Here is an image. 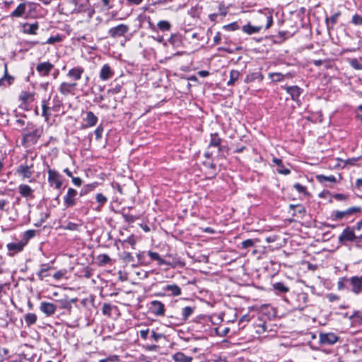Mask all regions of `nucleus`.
Instances as JSON below:
<instances>
[{"label": "nucleus", "instance_id": "60", "mask_svg": "<svg viewBox=\"0 0 362 362\" xmlns=\"http://www.w3.org/2000/svg\"><path fill=\"white\" fill-rule=\"evenodd\" d=\"M122 217L127 223H133L138 218V217L129 214H122Z\"/></svg>", "mask_w": 362, "mask_h": 362}, {"label": "nucleus", "instance_id": "36", "mask_svg": "<svg viewBox=\"0 0 362 362\" xmlns=\"http://www.w3.org/2000/svg\"><path fill=\"white\" fill-rule=\"evenodd\" d=\"M257 242V239H247L240 243L238 247L239 249L247 250L253 247Z\"/></svg>", "mask_w": 362, "mask_h": 362}, {"label": "nucleus", "instance_id": "55", "mask_svg": "<svg viewBox=\"0 0 362 362\" xmlns=\"http://www.w3.org/2000/svg\"><path fill=\"white\" fill-rule=\"evenodd\" d=\"M98 260L101 265H105L111 262L110 257L107 254L98 255Z\"/></svg>", "mask_w": 362, "mask_h": 362}, {"label": "nucleus", "instance_id": "62", "mask_svg": "<svg viewBox=\"0 0 362 362\" xmlns=\"http://www.w3.org/2000/svg\"><path fill=\"white\" fill-rule=\"evenodd\" d=\"M35 235V230H26L24 234L23 239L25 240L26 242L33 238Z\"/></svg>", "mask_w": 362, "mask_h": 362}, {"label": "nucleus", "instance_id": "37", "mask_svg": "<svg viewBox=\"0 0 362 362\" xmlns=\"http://www.w3.org/2000/svg\"><path fill=\"white\" fill-rule=\"evenodd\" d=\"M34 93L23 91L19 95V99L24 103H29L34 100Z\"/></svg>", "mask_w": 362, "mask_h": 362}, {"label": "nucleus", "instance_id": "16", "mask_svg": "<svg viewBox=\"0 0 362 362\" xmlns=\"http://www.w3.org/2000/svg\"><path fill=\"white\" fill-rule=\"evenodd\" d=\"M32 168L33 165L21 164L16 169V174L21 176L23 180L30 178L34 173Z\"/></svg>", "mask_w": 362, "mask_h": 362}, {"label": "nucleus", "instance_id": "52", "mask_svg": "<svg viewBox=\"0 0 362 362\" xmlns=\"http://www.w3.org/2000/svg\"><path fill=\"white\" fill-rule=\"evenodd\" d=\"M297 299L302 303L303 306H305L308 303V295L307 293L300 292L297 295Z\"/></svg>", "mask_w": 362, "mask_h": 362}, {"label": "nucleus", "instance_id": "9", "mask_svg": "<svg viewBox=\"0 0 362 362\" xmlns=\"http://www.w3.org/2000/svg\"><path fill=\"white\" fill-rule=\"evenodd\" d=\"M163 291L164 293H159L157 294L158 296H173L176 297L179 296L182 294V289L181 288L175 284H166L163 287Z\"/></svg>", "mask_w": 362, "mask_h": 362}, {"label": "nucleus", "instance_id": "11", "mask_svg": "<svg viewBox=\"0 0 362 362\" xmlns=\"http://www.w3.org/2000/svg\"><path fill=\"white\" fill-rule=\"evenodd\" d=\"M339 339V337L333 332L320 333L319 335V342L322 346H332Z\"/></svg>", "mask_w": 362, "mask_h": 362}, {"label": "nucleus", "instance_id": "34", "mask_svg": "<svg viewBox=\"0 0 362 362\" xmlns=\"http://www.w3.org/2000/svg\"><path fill=\"white\" fill-rule=\"evenodd\" d=\"M26 10V4L22 3L20 4L16 8L12 11L10 14L11 18H21L25 13Z\"/></svg>", "mask_w": 362, "mask_h": 362}, {"label": "nucleus", "instance_id": "45", "mask_svg": "<svg viewBox=\"0 0 362 362\" xmlns=\"http://www.w3.org/2000/svg\"><path fill=\"white\" fill-rule=\"evenodd\" d=\"M157 27L160 31L166 32L170 30L172 25L169 21L163 20L157 23Z\"/></svg>", "mask_w": 362, "mask_h": 362}, {"label": "nucleus", "instance_id": "54", "mask_svg": "<svg viewBox=\"0 0 362 362\" xmlns=\"http://www.w3.org/2000/svg\"><path fill=\"white\" fill-rule=\"evenodd\" d=\"M121 259H123L124 262L130 263L134 261V258L133 255L129 252H123L120 255Z\"/></svg>", "mask_w": 362, "mask_h": 362}, {"label": "nucleus", "instance_id": "59", "mask_svg": "<svg viewBox=\"0 0 362 362\" xmlns=\"http://www.w3.org/2000/svg\"><path fill=\"white\" fill-rule=\"evenodd\" d=\"M223 28L227 31H234L239 29V25L238 22H233L228 25H225Z\"/></svg>", "mask_w": 362, "mask_h": 362}, {"label": "nucleus", "instance_id": "58", "mask_svg": "<svg viewBox=\"0 0 362 362\" xmlns=\"http://www.w3.org/2000/svg\"><path fill=\"white\" fill-rule=\"evenodd\" d=\"M269 76L274 82H280L284 78V76L281 73H270Z\"/></svg>", "mask_w": 362, "mask_h": 362}, {"label": "nucleus", "instance_id": "48", "mask_svg": "<svg viewBox=\"0 0 362 362\" xmlns=\"http://www.w3.org/2000/svg\"><path fill=\"white\" fill-rule=\"evenodd\" d=\"M362 58L356 59L353 58L349 59L350 66L355 70H362Z\"/></svg>", "mask_w": 362, "mask_h": 362}, {"label": "nucleus", "instance_id": "43", "mask_svg": "<svg viewBox=\"0 0 362 362\" xmlns=\"http://www.w3.org/2000/svg\"><path fill=\"white\" fill-rule=\"evenodd\" d=\"M264 17L266 18V25L264 27V29H269L273 24V17L272 12L268 9L265 8L263 11Z\"/></svg>", "mask_w": 362, "mask_h": 362}, {"label": "nucleus", "instance_id": "20", "mask_svg": "<svg viewBox=\"0 0 362 362\" xmlns=\"http://www.w3.org/2000/svg\"><path fill=\"white\" fill-rule=\"evenodd\" d=\"M83 120L86 122L83 125V128H89L96 125L98 118L93 112L87 111L86 112V117L83 118Z\"/></svg>", "mask_w": 362, "mask_h": 362}, {"label": "nucleus", "instance_id": "28", "mask_svg": "<svg viewBox=\"0 0 362 362\" xmlns=\"http://www.w3.org/2000/svg\"><path fill=\"white\" fill-rule=\"evenodd\" d=\"M272 162L277 165L278 168L276 170L279 174L287 175L291 173V170L284 167L281 159L274 157Z\"/></svg>", "mask_w": 362, "mask_h": 362}, {"label": "nucleus", "instance_id": "14", "mask_svg": "<svg viewBox=\"0 0 362 362\" xmlns=\"http://www.w3.org/2000/svg\"><path fill=\"white\" fill-rule=\"evenodd\" d=\"M54 69V64L49 62H43L36 66V71L40 76H48Z\"/></svg>", "mask_w": 362, "mask_h": 362}, {"label": "nucleus", "instance_id": "13", "mask_svg": "<svg viewBox=\"0 0 362 362\" xmlns=\"http://www.w3.org/2000/svg\"><path fill=\"white\" fill-rule=\"evenodd\" d=\"M77 195L78 192L75 189L69 187L66 195L64 197V205L65 207L70 208L75 206Z\"/></svg>", "mask_w": 362, "mask_h": 362}, {"label": "nucleus", "instance_id": "46", "mask_svg": "<svg viewBox=\"0 0 362 362\" xmlns=\"http://www.w3.org/2000/svg\"><path fill=\"white\" fill-rule=\"evenodd\" d=\"M317 180L320 183L325 182H336L337 179L334 175L325 176L324 175H317L316 176Z\"/></svg>", "mask_w": 362, "mask_h": 362}, {"label": "nucleus", "instance_id": "61", "mask_svg": "<svg viewBox=\"0 0 362 362\" xmlns=\"http://www.w3.org/2000/svg\"><path fill=\"white\" fill-rule=\"evenodd\" d=\"M8 362H31L29 359L26 358L24 356L18 355Z\"/></svg>", "mask_w": 362, "mask_h": 362}, {"label": "nucleus", "instance_id": "49", "mask_svg": "<svg viewBox=\"0 0 362 362\" xmlns=\"http://www.w3.org/2000/svg\"><path fill=\"white\" fill-rule=\"evenodd\" d=\"M52 104L53 105L51 109L54 112H58L62 105V102L58 95H56L54 96L52 99Z\"/></svg>", "mask_w": 362, "mask_h": 362}, {"label": "nucleus", "instance_id": "2", "mask_svg": "<svg viewBox=\"0 0 362 362\" xmlns=\"http://www.w3.org/2000/svg\"><path fill=\"white\" fill-rule=\"evenodd\" d=\"M43 134V128L28 122L23 129L21 144L24 147L35 145Z\"/></svg>", "mask_w": 362, "mask_h": 362}, {"label": "nucleus", "instance_id": "8", "mask_svg": "<svg viewBox=\"0 0 362 362\" xmlns=\"http://www.w3.org/2000/svg\"><path fill=\"white\" fill-rule=\"evenodd\" d=\"M78 83L76 82H66L61 83L59 86L58 90L64 96L69 95H74L77 90Z\"/></svg>", "mask_w": 362, "mask_h": 362}, {"label": "nucleus", "instance_id": "21", "mask_svg": "<svg viewBox=\"0 0 362 362\" xmlns=\"http://www.w3.org/2000/svg\"><path fill=\"white\" fill-rule=\"evenodd\" d=\"M26 243L18 242V243H10L6 245L8 249V255L9 256H14L16 254L21 252L23 250Z\"/></svg>", "mask_w": 362, "mask_h": 362}, {"label": "nucleus", "instance_id": "5", "mask_svg": "<svg viewBox=\"0 0 362 362\" xmlns=\"http://www.w3.org/2000/svg\"><path fill=\"white\" fill-rule=\"evenodd\" d=\"M148 310L156 317H164L166 311L165 304L158 300H153L149 303Z\"/></svg>", "mask_w": 362, "mask_h": 362}, {"label": "nucleus", "instance_id": "19", "mask_svg": "<svg viewBox=\"0 0 362 362\" xmlns=\"http://www.w3.org/2000/svg\"><path fill=\"white\" fill-rule=\"evenodd\" d=\"M222 141L223 139L219 136L217 132L211 133L210 134V141L208 147L218 148V151L222 152L224 149V146L221 145Z\"/></svg>", "mask_w": 362, "mask_h": 362}, {"label": "nucleus", "instance_id": "57", "mask_svg": "<svg viewBox=\"0 0 362 362\" xmlns=\"http://www.w3.org/2000/svg\"><path fill=\"white\" fill-rule=\"evenodd\" d=\"M9 354V350L6 348H0V358L1 361L11 360Z\"/></svg>", "mask_w": 362, "mask_h": 362}, {"label": "nucleus", "instance_id": "40", "mask_svg": "<svg viewBox=\"0 0 362 362\" xmlns=\"http://www.w3.org/2000/svg\"><path fill=\"white\" fill-rule=\"evenodd\" d=\"M240 76V73L238 70H231L230 72V79L227 82V85L228 86H232L235 84V83L238 81L239 77Z\"/></svg>", "mask_w": 362, "mask_h": 362}, {"label": "nucleus", "instance_id": "31", "mask_svg": "<svg viewBox=\"0 0 362 362\" xmlns=\"http://www.w3.org/2000/svg\"><path fill=\"white\" fill-rule=\"evenodd\" d=\"M138 264L141 265L148 266L150 265V259L148 257V251L139 252L136 255Z\"/></svg>", "mask_w": 362, "mask_h": 362}, {"label": "nucleus", "instance_id": "18", "mask_svg": "<svg viewBox=\"0 0 362 362\" xmlns=\"http://www.w3.org/2000/svg\"><path fill=\"white\" fill-rule=\"evenodd\" d=\"M18 192L21 197L28 200H32L35 198L34 190L26 184H21L18 186Z\"/></svg>", "mask_w": 362, "mask_h": 362}, {"label": "nucleus", "instance_id": "6", "mask_svg": "<svg viewBox=\"0 0 362 362\" xmlns=\"http://www.w3.org/2000/svg\"><path fill=\"white\" fill-rule=\"evenodd\" d=\"M358 239L354 233V228L346 227L338 238V241L341 245H346L348 242H354Z\"/></svg>", "mask_w": 362, "mask_h": 362}, {"label": "nucleus", "instance_id": "7", "mask_svg": "<svg viewBox=\"0 0 362 362\" xmlns=\"http://www.w3.org/2000/svg\"><path fill=\"white\" fill-rule=\"evenodd\" d=\"M129 31V26L126 24H119L115 27L110 28L107 31L108 36L112 38H117L124 37Z\"/></svg>", "mask_w": 362, "mask_h": 362}, {"label": "nucleus", "instance_id": "63", "mask_svg": "<svg viewBox=\"0 0 362 362\" xmlns=\"http://www.w3.org/2000/svg\"><path fill=\"white\" fill-rule=\"evenodd\" d=\"M104 131V128L102 124H100L98 126V127L95 129L94 134L95 135V139L97 140H100L102 138V135Z\"/></svg>", "mask_w": 362, "mask_h": 362}, {"label": "nucleus", "instance_id": "15", "mask_svg": "<svg viewBox=\"0 0 362 362\" xmlns=\"http://www.w3.org/2000/svg\"><path fill=\"white\" fill-rule=\"evenodd\" d=\"M39 309L47 317H50L56 313L57 306H55L54 303L47 301H42L40 304Z\"/></svg>", "mask_w": 362, "mask_h": 362}, {"label": "nucleus", "instance_id": "64", "mask_svg": "<svg viewBox=\"0 0 362 362\" xmlns=\"http://www.w3.org/2000/svg\"><path fill=\"white\" fill-rule=\"evenodd\" d=\"M119 357L116 355L109 356L106 358L100 359L99 362H119Z\"/></svg>", "mask_w": 362, "mask_h": 362}, {"label": "nucleus", "instance_id": "33", "mask_svg": "<svg viewBox=\"0 0 362 362\" xmlns=\"http://www.w3.org/2000/svg\"><path fill=\"white\" fill-rule=\"evenodd\" d=\"M272 286L275 293L278 295L286 293L290 290L289 287L286 286L283 282L274 283Z\"/></svg>", "mask_w": 362, "mask_h": 362}, {"label": "nucleus", "instance_id": "17", "mask_svg": "<svg viewBox=\"0 0 362 362\" xmlns=\"http://www.w3.org/2000/svg\"><path fill=\"white\" fill-rule=\"evenodd\" d=\"M85 70L84 68L80 66H75L69 70L66 74V76L71 79L74 81V82L79 81L82 78V75L83 74Z\"/></svg>", "mask_w": 362, "mask_h": 362}, {"label": "nucleus", "instance_id": "47", "mask_svg": "<svg viewBox=\"0 0 362 362\" xmlns=\"http://www.w3.org/2000/svg\"><path fill=\"white\" fill-rule=\"evenodd\" d=\"M25 322L28 326L33 325L37 322V315L35 313H27L25 315Z\"/></svg>", "mask_w": 362, "mask_h": 362}, {"label": "nucleus", "instance_id": "23", "mask_svg": "<svg viewBox=\"0 0 362 362\" xmlns=\"http://www.w3.org/2000/svg\"><path fill=\"white\" fill-rule=\"evenodd\" d=\"M70 1L75 6L74 9L77 13L86 12L90 8V3L87 0H70Z\"/></svg>", "mask_w": 362, "mask_h": 362}, {"label": "nucleus", "instance_id": "41", "mask_svg": "<svg viewBox=\"0 0 362 362\" xmlns=\"http://www.w3.org/2000/svg\"><path fill=\"white\" fill-rule=\"evenodd\" d=\"M51 269V267L49 264H40V269L37 272V275L40 280H43L45 277L48 276L47 272Z\"/></svg>", "mask_w": 362, "mask_h": 362}, {"label": "nucleus", "instance_id": "42", "mask_svg": "<svg viewBox=\"0 0 362 362\" xmlns=\"http://www.w3.org/2000/svg\"><path fill=\"white\" fill-rule=\"evenodd\" d=\"M289 208L290 209L293 211V212L292 213V215L293 216H296L297 214L302 216L305 213V209L301 204H290Z\"/></svg>", "mask_w": 362, "mask_h": 362}, {"label": "nucleus", "instance_id": "1", "mask_svg": "<svg viewBox=\"0 0 362 362\" xmlns=\"http://www.w3.org/2000/svg\"><path fill=\"white\" fill-rule=\"evenodd\" d=\"M179 301L175 300L172 301L171 308L172 310L169 312L167 317L172 320V322L180 325L185 324L189 319V317L194 313L196 307L194 305H185L180 306V310H177L179 308L177 303Z\"/></svg>", "mask_w": 362, "mask_h": 362}, {"label": "nucleus", "instance_id": "32", "mask_svg": "<svg viewBox=\"0 0 362 362\" xmlns=\"http://www.w3.org/2000/svg\"><path fill=\"white\" fill-rule=\"evenodd\" d=\"M262 28L263 27L262 25L254 26L251 25L250 23H248L247 24L243 26L242 30L247 35H252L259 33Z\"/></svg>", "mask_w": 362, "mask_h": 362}, {"label": "nucleus", "instance_id": "53", "mask_svg": "<svg viewBox=\"0 0 362 362\" xmlns=\"http://www.w3.org/2000/svg\"><path fill=\"white\" fill-rule=\"evenodd\" d=\"M63 40V37L62 35H57L55 36H51L50 37H49L46 42L47 44H49V45H54V43L56 42H60Z\"/></svg>", "mask_w": 362, "mask_h": 362}, {"label": "nucleus", "instance_id": "3", "mask_svg": "<svg viewBox=\"0 0 362 362\" xmlns=\"http://www.w3.org/2000/svg\"><path fill=\"white\" fill-rule=\"evenodd\" d=\"M361 211V208L359 206H351L344 211L334 210L331 212L329 218L333 221H340Z\"/></svg>", "mask_w": 362, "mask_h": 362}, {"label": "nucleus", "instance_id": "4", "mask_svg": "<svg viewBox=\"0 0 362 362\" xmlns=\"http://www.w3.org/2000/svg\"><path fill=\"white\" fill-rule=\"evenodd\" d=\"M347 288L354 293H362V276H354L350 278H344Z\"/></svg>", "mask_w": 362, "mask_h": 362}, {"label": "nucleus", "instance_id": "38", "mask_svg": "<svg viewBox=\"0 0 362 362\" xmlns=\"http://www.w3.org/2000/svg\"><path fill=\"white\" fill-rule=\"evenodd\" d=\"M24 28V32L30 35H36L37 30L39 28L38 23H25L23 26Z\"/></svg>", "mask_w": 362, "mask_h": 362}, {"label": "nucleus", "instance_id": "35", "mask_svg": "<svg viewBox=\"0 0 362 362\" xmlns=\"http://www.w3.org/2000/svg\"><path fill=\"white\" fill-rule=\"evenodd\" d=\"M173 359L175 362H192V357L187 356L182 352H177L173 355Z\"/></svg>", "mask_w": 362, "mask_h": 362}, {"label": "nucleus", "instance_id": "24", "mask_svg": "<svg viewBox=\"0 0 362 362\" xmlns=\"http://www.w3.org/2000/svg\"><path fill=\"white\" fill-rule=\"evenodd\" d=\"M115 74L114 71L111 69L109 64H104L100 71V78L102 81H107L112 78Z\"/></svg>", "mask_w": 362, "mask_h": 362}, {"label": "nucleus", "instance_id": "44", "mask_svg": "<svg viewBox=\"0 0 362 362\" xmlns=\"http://www.w3.org/2000/svg\"><path fill=\"white\" fill-rule=\"evenodd\" d=\"M95 200L98 204L96 210L100 211V209L107 202V198L102 193H98L95 195Z\"/></svg>", "mask_w": 362, "mask_h": 362}, {"label": "nucleus", "instance_id": "25", "mask_svg": "<svg viewBox=\"0 0 362 362\" xmlns=\"http://www.w3.org/2000/svg\"><path fill=\"white\" fill-rule=\"evenodd\" d=\"M341 15V13L340 11H337L333 13L330 17H326L325 24L328 30L334 29V25L337 23Z\"/></svg>", "mask_w": 362, "mask_h": 362}, {"label": "nucleus", "instance_id": "29", "mask_svg": "<svg viewBox=\"0 0 362 362\" xmlns=\"http://www.w3.org/2000/svg\"><path fill=\"white\" fill-rule=\"evenodd\" d=\"M263 79H264L263 74L259 71V72L249 73L245 76L244 81L246 83H250L254 82L255 81H262Z\"/></svg>", "mask_w": 362, "mask_h": 362}, {"label": "nucleus", "instance_id": "51", "mask_svg": "<svg viewBox=\"0 0 362 362\" xmlns=\"http://www.w3.org/2000/svg\"><path fill=\"white\" fill-rule=\"evenodd\" d=\"M351 24L355 26H361L362 25V15L358 13H355L350 21Z\"/></svg>", "mask_w": 362, "mask_h": 362}, {"label": "nucleus", "instance_id": "39", "mask_svg": "<svg viewBox=\"0 0 362 362\" xmlns=\"http://www.w3.org/2000/svg\"><path fill=\"white\" fill-rule=\"evenodd\" d=\"M98 185V182H93L84 185L79 192L80 197L85 196L89 192L93 191L96 188Z\"/></svg>", "mask_w": 362, "mask_h": 362}, {"label": "nucleus", "instance_id": "10", "mask_svg": "<svg viewBox=\"0 0 362 362\" xmlns=\"http://www.w3.org/2000/svg\"><path fill=\"white\" fill-rule=\"evenodd\" d=\"M48 173V182L50 186H54L57 189L62 187L63 183L61 180L62 175L55 170L49 168Z\"/></svg>", "mask_w": 362, "mask_h": 362}, {"label": "nucleus", "instance_id": "26", "mask_svg": "<svg viewBox=\"0 0 362 362\" xmlns=\"http://www.w3.org/2000/svg\"><path fill=\"white\" fill-rule=\"evenodd\" d=\"M148 257H149V259H150V264L151 263V262L156 261V262H157V264L158 266L170 265V264L166 260L163 259L160 257V255L156 252H153V251L149 250L148 251Z\"/></svg>", "mask_w": 362, "mask_h": 362}, {"label": "nucleus", "instance_id": "12", "mask_svg": "<svg viewBox=\"0 0 362 362\" xmlns=\"http://www.w3.org/2000/svg\"><path fill=\"white\" fill-rule=\"evenodd\" d=\"M283 88L290 95L291 100L300 105V96L303 93V89L298 86H287Z\"/></svg>", "mask_w": 362, "mask_h": 362}, {"label": "nucleus", "instance_id": "27", "mask_svg": "<svg viewBox=\"0 0 362 362\" xmlns=\"http://www.w3.org/2000/svg\"><path fill=\"white\" fill-rule=\"evenodd\" d=\"M118 308L115 305H112L110 303H105L102 308V313L103 315L111 317L113 313H117Z\"/></svg>", "mask_w": 362, "mask_h": 362}, {"label": "nucleus", "instance_id": "50", "mask_svg": "<svg viewBox=\"0 0 362 362\" xmlns=\"http://www.w3.org/2000/svg\"><path fill=\"white\" fill-rule=\"evenodd\" d=\"M42 103V116L45 118V120H48L50 117V114L48 112V110L51 109V107L47 105V100H43Z\"/></svg>", "mask_w": 362, "mask_h": 362}, {"label": "nucleus", "instance_id": "56", "mask_svg": "<svg viewBox=\"0 0 362 362\" xmlns=\"http://www.w3.org/2000/svg\"><path fill=\"white\" fill-rule=\"evenodd\" d=\"M332 197L339 202H346L349 199V194H344L341 193H335L332 194Z\"/></svg>", "mask_w": 362, "mask_h": 362}, {"label": "nucleus", "instance_id": "22", "mask_svg": "<svg viewBox=\"0 0 362 362\" xmlns=\"http://www.w3.org/2000/svg\"><path fill=\"white\" fill-rule=\"evenodd\" d=\"M77 301L76 298H72L71 300H69L67 298L64 299H59L56 300V304L55 306H57V308L60 309H64L68 310L69 313L71 311L72 309V303H76Z\"/></svg>", "mask_w": 362, "mask_h": 362}, {"label": "nucleus", "instance_id": "30", "mask_svg": "<svg viewBox=\"0 0 362 362\" xmlns=\"http://www.w3.org/2000/svg\"><path fill=\"white\" fill-rule=\"evenodd\" d=\"M349 318L354 326H362V311H354Z\"/></svg>", "mask_w": 362, "mask_h": 362}]
</instances>
